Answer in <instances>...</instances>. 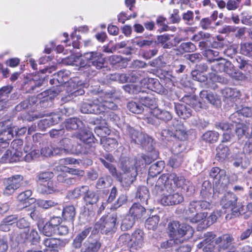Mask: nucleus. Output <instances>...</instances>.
Here are the masks:
<instances>
[{
	"instance_id": "3",
	"label": "nucleus",
	"mask_w": 252,
	"mask_h": 252,
	"mask_svg": "<svg viewBox=\"0 0 252 252\" xmlns=\"http://www.w3.org/2000/svg\"><path fill=\"white\" fill-rule=\"evenodd\" d=\"M171 238L180 240L181 244L185 240L192 237L194 230L191 226L186 224H180L177 221H173L168 225Z\"/></svg>"
},
{
	"instance_id": "18",
	"label": "nucleus",
	"mask_w": 252,
	"mask_h": 252,
	"mask_svg": "<svg viewBox=\"0 0 252 252\" xmlns=\"http://www.w3.org/2000/svg\"><path fill=\"white\" fill-rule=\"evenodd\" d=\"M65 127L68 130L82 129L84 127L83 122L76 117L67 119L64 123Z\"/></svg>"
},
{
	"instance_id": "36",
	"label": "nucleus",
	"mask_w": 252,
	"mask_h": 252,
	"mask_svg": "<svg viewBox=\"0 0 252 252\" xmlns=\"http://www.w3.org/2000/svg\"><path fill=\"white\" fill-rule=\"evenodd\" d=\"M231 106L237 111L239 115L241 114L246 117H250L252 116V108L251 107L238 105L236 103H232Z\"/></svg>"
},
{
	"instance_id": "33",
	"label": "nucleus",
	"mask_w": 252,
	"mask_h": 252,
	"mask_svg": "<svg viewBox=\"0 0 252 252\" xmlns=\"http://www.w3.org/2000/svg\"><path fill=\"white\" fill-rule=\"evenodd\" d=\"M112 179L110 176L105 175L100 177L97 180L95 188L97 189H103L111 186Z\"/></svg>"
},
{
	"instance_id": "7",
	"label": "nucleus",
	"mask_w": 252,
	"mask_h": 252,
	"mask_svg": "<svg viewBox=\"0 0 252 252\" xmlns=\"http://www.w3.org/2000/svg\"><path fill=\"white\" fill-rule=\"evenodd\" d=\"M171 127L175 130L174 137L180 140H185L188 138V134L187 129L179 120L176 119L172 120ZM161 134L162 136L168 137L169 136H172L173 133L169 130L164 129L161 131Z\"/></svg>"
},
{
	"instance_id": "39",
	"label": "nucleus",
	"mask_w": 252,
	"mask_h": 252,
	"mask_svg": "<svg viewBox=\"0 0 252 252\" xmlns=\"http://www.w3.org/2000/svg\"><path fill=\"white\" fill-rule=\"evenodd\" d=\"M102 144L105 150L112 151L117 147L118 142L116 139L108 137L103 140Z\"/></svg>"
},
{
	"instance_id": "46",
	"label": "nucleus",
	"mask_w": 252,
	"mask_h": 252,
	"mask_svg": "<svg viewBox=\"0 0 252 252\" xmlns=\"http://www.w3.org/2000/svg\"><path fill=\"white\" fill-rule=\"evenodd\" d=\"M13 130L12 128H8L0 132V141L6 142L13 137Z\"/></svg>"
},
{
	"instance_id": "50",
	"label": "nucleus",
	"mask_w": 252,
	"mask_h": 252,
	"mask_svg": "<svg viewBox=\"0 0 252 252\" xmlns=\"http://www.w3.org/2000/svg\"><path fill=\"white\" fill-rule=\"evenodd\" d=\"M199 213H197L194 218L192 219V221L194 222H199L201 221L197 226L198 231H203L204 229V212L203 211H200Z\"/></svg>"
},
{
	"instance_id": "47",
	"label": "nucleus",
	"mask_w": 252,
	"mask_h": 252,
	"mask_svg": "<svg viewBox=\"0 0 252 252\" xmlns=\"http://www.w3.org/2000/svg\"><path fill=\"white\" fill-rule=\"evenodd\" d=\"M183 157L181 155H175L171 157L168 162V165L172 168H178L182 164Z\"/></svg>"
},
{
	"instance_id": "49",
	"label": "nucleus",
	"mask_w": 252,
	"mask_h": 252,
	"mask_svg": "<svg viewBox=\"0 0 252 252\" xmlns=\"http://www.w3.org/2000/svg\"><path fill=\"white\" fill-rule=\"evenodd\" d=\"M156 25L160 28V32L166 31L168 30V26L167 24V19L162 15L157 16L156 19Z\"/></svg>"
},
{
	"instance_id": "4",
	"label": "nucleus",
	"mask_w": 252,
	"mask_h": 252,
	"mask_svg": "<svg viewBox=\"0 0 252 252\" xmlns=\"http://www.w3.org/2000/svg\"><path fill=\"white\" fill-rule=\"evenodd\" d=\"M237 196L232 192H227L224 195L220 201V204L224 209H230L225 216L227 220L239 216L241 207L237 205Z\"/></svg>"
},
{
	"instance_id": "25",
	"label": "nucleus",
	"mask_w": 252,
	"mask_h": 252,
	"mask_svg": "<svg viewBox=\"0 0 252 252\" xmlns=\"http://www.w3.org/2000/svg\"><path fill=\"white\" fill-rule=\"evenodd\" d=\"M151 113L157 119L165 122L169 121L172 118V116L169 112L158 108L153 109Z\"/></svg>"
},
{
	"instance_id": "12",
	"label": "nucleus",
	"mask_w": 252,
	"mask_h": 252,
	"mask_svg": "<svg viewBox=\"0 0 252 252\" xmlns=\"http://www.w3.org/2000/svg\"><path fill=\"white\" fill-rule=\"evenodd\" d=\"M144 233L140 229L136 230L131 236L129 247L133 250H138L143 246Z\"/></svg>"
},
{
	"instance_id": "31",
	"label": "nucleus",
	"mask_w": 252,
	"mask_h": 252,
	"mask_svg": "<svg viewBox=\"0 0 252 252\" xmlns=\"http://www.w3.org/2000/svg\"><path fill=\"white\" fill-rule=\"evenodd\" d=\"M75 215V209L72 205L65 207L62 212V216L63 219L71 222L74 221Z\"/></svg>"
},
{
	"instance_id": "6",
	"label": "nucleus",
	"mask_w": 252,
	"mask_h": 252,
	"mask_svg": "<svg viewBox=\"0 0 252 252\" xmlns=\"http://www.w3.org/2000/svg\"><path fill=\"white\" fill-rule=\"evenodd\" d=\"M126 132L131 139V142L140 145L144 148L152 146V139L146 134L135 130L129 126H127Z\"/></svg>"
},
{
	"instance_id": "48",
	"label": "nucleus",
	"mask_w": 252,
	"mask_h": 252,
	"mask_svg": "<svg viewBox=\"0 0 252 252\" xmlns=\"http://www.w3.org/2000/svg\"><path fill=\"white\" fill-rule=\"evenodd\" d=\"M54 174L52 172H45L39 174L37 176V181L38 184L44 183L51 181L50 180L53 177Z\"/></svg>"
},
{
	"instance_id": "55",
	"label": "nucleus",
	"mask_w": 252,
	"mask_h": 252,
	"mask_svg": "<svg viewBox=\"0 0 252 252\" xmlns=\"http://www.w3.org/2000/svg\"><path fill=\"white\" fill-rule=\"evenodd\" d=\"M88 190L87 186H82L74 189L71 192L70 195L71 197L77 198L80 197L82 194H85L86 190Z\"/></svg>"
},
{
	"instance_id": "52",
	"label": "nucleus",
	"mask_w": 252,
	"mask_h": 252,
	"mask_svg": "<svg viewBox=\"0 0 252 252\" xmlns=\"http://www.w3.org/2000/svg\"><path fill=\"white\" fill-rule=\"evenodd\" d=\"M226 172L224 170L220 169L218 167H213L209 172V176L212 178L219 179L225 175Z\"/></svg>"
},
{
	"instance_id": "32",
	"label": "nucleus",
	"mask_w": 252,
	"mask_h": 252,
	"mask_svg": "<svg viewBox=\"0 0 252 252\" xmlns=\"http://www.w3.org/2000/svg\"><path fill=\"white\" fill-rule=\"evenodd\" d=\"M205 203L203 201H192L191 202L186 211V214L190 215L196 212L203 211Z\"/></svg>"
},
{
	"instance_id": "24",
	"label": "nucleus",
	"mask_w": 252,
	"mask_h": 252,
	"mask_svg": "<svg viewBox=\"0 0 252 252\" xmlns=\"http://www.w3.org/2000/svg\"><path fill=\"white\" fill-rule=\"evenodd\" d=\"M174 108L177 114L181 118L186 119L191 115V110L184 104L175 103Z\"/></svg>"
},
{
	"instance_id": "1",
	"label": "nucleus",
	"mask_w": 252,
	"mask_h": 252,
	"mask_svg": "<svg viewBox=\"0 0 252 252\" xmlns=\"http://www.w3.org/2000/svg\"><path fill=\"white\" fill-rule=\"evenodd\" d=\"M186 180L182 176H178L175 173L164 174L161 175L152 189L155 194L163 191L160 199L161 204L164 206L174 205L183 201L182 194L176 191L177 188H183L186 185Z\"/></svg>"
},
{
	"instance_id": "59",
	"label": "nucleus",
	"mask_w": 252,
	"mask_h": 252,
	"mask_svg": "<svg viewBox=\"0 0 252 252\" xmlns=\"http://www.w3.org/2000/svg\"><path fill=\"white\" fill-rule=\"evenodd\" d=\"M235 60L238 64V67L241 69H248L250 65L251 61L245 60L243 57L237 56Z\"/></svg>"
},
{
	"instance_id": "19",
	"label": "nucleus",
	"mask_w": 252,
	"mask_h": 252,
	"mask_svg": "<svg viewBox=\"0 0 252 252\" xmlns=\"http://www.w3.org/2000/svg\"><path fill=\"white\" fill-rule=\"evenodd\" d=\"M61 118V114L59 113H52L48 119H43L38 124L39 126H43V128H46L50 125L58 123Z\"/></svg>"
},
{
	"instance_id": "21",
	"label": "nucleus",
	"mask_w": 252,
	"mask_h": 252,
	"mask_svg": "<svg viewBox=\"0 0 252 252\" xmlns=\"http://www.w3.org/2000/svg\"><path fill=\"white\" fill-rule=\"evenodd\" d=\"M183 102L192 107L196 111H199L202 108V103L197 100L194 95H185L182 97Z\"/></svg>"
},
{
	"instance_id": "42",
	"label": "nucleus",
	"mask_w": 252,
	"mask_h": 252,
	"mask_svg": "<svg viewBox=\"0 0 252 252\" xmlns=\"http://www.w3.org/2000/svg\"><path fill=\"white\" fill-rule=\"evenodd\" d=\"M133 43L140 48L155 47L158 45V43L156 41L150 39L135 40Z\"/></svg>"
},
{
	"instance_id": "20",
	"label": "nucleus",
	"mask_w": 252,
	"mask_h": 252,
	"mask_svg": "<svg viewBox=\"0 0 252 252\" xmlns=\"http://www.w3.org/2000/svg\"><path fill=\"white\" fill-rule=\"evenodd\" d=\"M183 102L192 107L196 111H199L202 108V103L197 100L194 95H185L182 97Z\"/></svg>"
},
{
	"instance_id": "17",
	"label": "nucleus",
	"mask_w": 252,
	"mask_h": 252,
	"mask_svg": "<svg viewBox=\"0 0 252 252\" xmlns=\"http://www.w3.org/2000/svg\"><path fill=\"white\" fill-rule=\"evenodd\" d=\"M98 194L94 191L89 190L88 186V190H86L83 197V200L87 206L95 204L99 200Z\"/></svg>"
},
{
	"instance_id": "63",
	"label": "nucleus",
	"mask_w": 252,
	"mask_h": 252,
	"mask_svg": "<svg viewBox=\"0 0 252 252\" xmlns=\"http://www.w3.org/2000/svg\"><path fill=\"white\" fill-rule=\"evenodd\" d=\"M219 133L214 131H209L206 132V141L209 143L216 142L219 138Z\"/></svg>"
},
{
	"instance_id": "11",
	"label": "nucleus",
	"mask_w": 252,
	"mask_h": 252,
	"mask_svg": "<svg viewBox=\"0 0 252 252\" xmlns=\"http://www.w3.org/2000/svg\"><path fill=\"white\" fill-rule=\"evenodd\" d=\"M112 95V94L108 93L103 96L102 94L99 96V108L100 114L104 112H108L110 110H116L118 108L117 105L112 101H108L107 98H110Z\"/></svg>"
},
{
	"instance_id": "35",
	"label": "nucleus",
	"mask_w": 252,
	"mask_h": 252,
	"mask_svg": "<svg viewBox=\"0 0 252 252\" xmlns=\"http://www.w3.org/2000/svg\"><path fill=\"white\" fill-rule=\"evenodd\" d=\"M135 220L134 217L129 214L126 215L122 220L121 226V229L123 231H126L130 229L133 226Z\"/></svg>"
},
{
	"instance_id": "56",
	"label": "nucleus",
	"mask_w": 252,
	"mask_h": 252,
	"mask_svg": "<svg viewBox=\"0 0 252 252\" xmlns=\"http://www.w3.org/2000/svg\"><path fill=\"white\" fill-rule=\"evenodd\" d=\"M152 162L151 159L148 157L144 155H142L136 157L135 162V167L140 166L141 165L148 164Z\"/></svg>"
},
{
	"instance_id": "54",
	"label": "nucleus",
	"mask_w": 252,
	"mask_h": 252,
	"mask_svg": "<svg viewBox=\"0 0 252 252\" xmlns=\"http://www.w3.org/2000/svg\"><path fill=\"white\" fill-rule=\"evenodd\" d=\"M240 52L245 56L252 55V43L246 42L241 44Z\"/></svg>"
},
{
	"instance_id": "13",
	"label": "nucleus",
	"mask_w": 252,
	"mask_h": 252,
	"mask_svg": "<svg viewBox=\"0 0 252 252\" xmlns=\"http://www.w3.org/2000/svg\"><path fill=\"white\" fill-rule=\"evenodd\" d=\"M99 160L108 169L112 176H114L117 175V169L112 164V163L115 161V159L111 154H106L103 155L102 158H99Z\"/></svg>"
},
{
	"instance_id": "45",
	"label": "nucleus",
	"mask_w": 252,
	"mask_h": 252,
	"mask_svg": "<svg viewBox=\"0 0 252 252\" xmlns=\"http://www.w3.org/2000/svg\"><path fill=\"white\" fill-rule=\"evenodd\" d=\"M59 146L62 147L65 154L70 152L73 147L72 141L69 138H65L59 142Z\"/></svg>"
},
{
	"instance_id": "41",
	"label": "nucleus",
	"mask_w": 252,
	"mask_h": 252,
	"mask_svg": "<svg viewBox=\"0 0 252 252\" xmlns=\"http://www.w3.org/2000/svg\"><path fill=\"white\" fill-rule=\"evenodd\" d=\"M159 220V217L157 215L149 218L145 222L146 228L149 230H155Z\"/></svg>"
},
{
	"instance_id": "2",
	"label": "nucleus",
	"mask_w": 252,
	"mask_h": 252,
	"mask_svg": "<svg viewBox=\"0 0 252 252\" xmlns=\"http://www.w3.org/2000/svg\"><path fill=\"white\" fill-rule=\"evenodd\" d=\"M133 164V162L126 158L123 159L121 163V169L123 173L119 180L122 187L126 190L128 189L137 175L136 168Z\"/></svg>"
},
{
	"instance_id": "5",
	"label": "nucleus",
	"mask_w": 252,
	"mask_h": 252,
	"mask_svg": "<svg viewBox=\"0 0 252 252\" xmlns=\"http://www.w3.org/2000/svg\"><path fill=\"white\" fill-rule=\"evenodd\" d=\"M117 220L118 215L116 213L102 217L96 222L94 228L102 234L115 232L118 225Z\"/></svg>"
},
{
	"instance_id": "22",
	"label": "nucleus",
	"mask_w": 252,
	"mask_h": 252,
	"mask_svg": "<svg viewBox=\"0 0 252 252\" xmlns=\"http://www.w3.org/2000/svg\"><path fill=\"white\" fill-rule=\"evenodd\" d=\"M216 235L212 232H208L206 233V252H213L215 250L216 242Z\"/></svg>"
},
{
	"instance_id": "26",
	"label": "nucleus",
	"mask_w": 252,
	"mask_h": 252,
	"mask_svg": "<svg viewBox=\"0 0 252 252\" xmlns=\"http://www.w3.org/2000/svg\"><path fill=\"white\" fill-rule=\"evenodd\" d=\"M164 161L162 160H159L152 164L149 169V176L156 177L162 171L164 168Z\"/></svg>"
},
{
	"instance_id": "9",
	"label": "nucleus",
	"mask_w": 252,
	"mask_h": 252,
	"mask_svg": "<svg viewBox=\"0 0 252 252\" xmlns=\"http://www.w3.org/2000/svg\"><path fill=\"white\" fill-rule=\"evenodd\" d=\"M23 177L17 175L8 178L5 181V188L3 193L9 195L23 184Z\"/></svg>"
},
{
	"instance_id": "53",
	"label": "nucleus",
	"mask_w": 252,
	"mask_h": 252,
	"mask_svg": "<svg viewBox=\"0 0 252 252\" xmlns=\"http://www.w3.org/2000/svg\"><path fill=\"white\" fill-rule=\"evenodd\" d=\"M42 232L45 236L50 237L56 234L57 228L47 222L43 226Z\"/></svg>"
},
{
	"instance_id": "28",
	"label": "nucleus",
	"mask_w": 252,
	"mask_h": 252,
	"mask_svg": "<svg viewBox=\"0 0 252 252\" xmlns=\"http://www.w3.org/2000/svg\"><path fill=\"white\" fill-rule=\"evenodd\" d=\"M101 244L97 241L85 242L81 247L80 252H97L100 249Z\"/></svg>"
},
{
	"instance_id": "34",
	"label": "nucleus",
	"mask_w": 252,
	"mask_h": 252,
	"mask_svg": "<svg viewBox=\"0 0 252 252\" xmlns=\"http://www.w3.org/2000/svg\"><path fill=\"white\" fill-rule=\"evenodd\" d=\"M140 101L142 105H144L145 107L150 108L149 112L153 109L156 108V102L155 99L151 97L149 95L147 96H141L140 95L139 98Z\"/></svg>"
},
{
	"instance_id": "43",
	"label": "nucleus",
	"mask_w": 252,
	"mask_h": 252,
	"mask_svg": "<svg viewBox=\"0 0 252 252\" xmlns=\"http://www.w3.org/2000/svg\"><path fill=\"white\" fill-rule=\"evenodd\" d=\"M127 107L132 113L138 114H141L144 110L142 104L134 101L129 102L127 104Z\"/></svg>"
},
{
	"instance_id": "29",
	"label": "nucleus",
	"mask_w": 252,
	"mask_h": 252,
	"mask_svg": "<svg viewBox=\"0 0 252 252\" xmlns=\"http://www.w3.org/2000/svg\"><path fill=\"white\" fill-rule=\"evenodd\" d=\"M37 191L42 194H51L55 191L56 188L52 181H49L46 184L39 183L37 186Z\"/></svg>"
},
{
	"instance_id": "23",
	"label": "nucleus",
	"mask_w": 252,
	"mask_h": 252,
	"mask_svg": "<svg viewBox=\"0 0 252 252\" xmlns=\"http://www.w3.org/2000/svg\"><path fill=\"white\" fill-rule=\"evenodd\" d=\"M145 208L139 203H134L129 209V214L134 217V219H141L146 214Z\"/></svg>"
},
{
	"instance_id": "60",
	"label": "nucleus",
	"mask_w": 252,
	"mask_h": 252,
	"mask_svg": "<svg viewBox=\"0 0 252 252\" xmlns=\"http://www.w3.org/2000/svg\"><path fill=\"white\" fill-rule=\"evenodd\" d=\"M40 237L37 231L32 229L29 236V239L33 245H36L39 243Z\"/></svg>"
},
{
	"instance_id": "58",
	"label": "nucleus",
	"mask_w": 252,
	"mask_h": 252,
	"mask_svg": "<svg viewBox=\"0 0 252 252\" xmlns=\"http://www.w3.org/2000/svg\"><path fill=\"white\" fill-rule=\"evenodd\" d=\"M37 204L39 207L47 209L49 208L55 206L58 204V203L52 200H46L41 199L37 201Z\"/></svg>"
},
{
	"instance_id": "51",
	"label": "nucleus",
	"mask_w": 252,
	"mask_h": 252,
	"mask_svg": "<svg viewBox=\"0 0 252 252\" xmlns=\"http://www.w3.org/2000/svg\"><path fill=\"white\" fill-rule=\"evenodd\" d=\"M12 90V87L10 86H4L0 89V102H5L9 94Z\"/></svg>"
},
{
	"instance_id": "44",
	"label": "nucleus",
	"mask_w": 252,
	"mask_h": 252,
	"mask_svg": "<svg viewBox=\"0 0 252 252\" xmlns=\"http://www.w3.org/2000/svg\"><path fill=\"white\" fill-rule=\"evenodd\" d=\"M131 236L128 234H123L121 235L117 241L116 245L118 247L123 246L129 247L130 243Z\"/></svg>"
},
{
	"instance_id": "38",
	"label": "nucleus",
	"mask_w": 252,
	"mask_h": 252,
	"mask_svg": "<svg viewBox=\"0 0 252 252\" xmlns=\"http://www.w3.org/2000/svg\"><path fill=\"white\" fill-rule=\"evenodd\" d=\"M149 197V192L147 187L141 186L138 188L136 197L139 198L142 202H146Z\"/></svg>"
},
{
	"instance_id": "10",
	"label": "nucleus",
	"mask_w": 252,
	"mask_h": 252,
	"mask_svg": "<svg viewBox=\"0 0 252 252\" xmlns=\"http://www.w3.org/2000/svg\"><path fill=\"white\" fill-rule=\"evenodd\" d=\"M99 97L90 100L88 102H83L80 105V111L84 114H99Z\"/></svg>"
},
{
	"instance_id": "16",
	"label": "nucleus",
	"mask_w": 252,
	"mask_h": 252,
	"mask_svg": "<svg viewBox=\"0 0 252 252\" xmlns=\"http://www.w3.org/2000/svg\"><path fill=\"white\" fill-rule=\"evenodd\" d=\"M92 230V227H88L78 233L73 240L72 246L75 249L82 247V242L89 235Z\"/></svg>"
},
{
	"instance_id": "37",
	"label": "nucleus",
	"mask_w": 252,
	"mask_h": 252,
	"mask_svg": "<svg viewBox=\"0 0 252 252\" xmlns=\"http://www.w3.org/2000/svg\"><path fill=\"white\" fill-rule=\"evenodd\" d=\"M248 126L245 124H238L236 125L235 129V133L238 140L243 138L244 137H247Z\"/></svg>"
},
{
	"instance_id": "14",
	"label": "nucleus",
	"mask_w": 252,
	"mask_h": 252,
	"mask_svg": "<svg viewBox=\"0 0 252 252\" xmlns=\"http://www.w3.org/2000/svg\"><path fill=\"white\" fill-rule=\"evenodd\" d=\"M234 239L229 234H225L216 239L217 244L220 251L225 250L229 248Z\"/></svg>"
},
{
	"instance_id": "64",
	"label": "nucleus",
	"mask_w": 252,
	"mask_h": 252,
	"mask_svg": "<svg viewBox=\"0 0 252 252\" xmlns=\"http://www.w3.org/2000/svg\"><path fill=\"white\" fill-rule=\"evenodd\" d=\"M180 49L185 52H190L195 49V46L190 42H184L180 45Z\"/></svg>"
},
{
	"instance_id": "40",
	"label": "nucleus",
	"mask_w": 252,
	"mask_h": 252,
	"mask_svg": "<svg viewBox=\"0 0 252 252\" xmlns=\"http://www.w3.org/2000/svg\"><path fill=\"white\" fill-rule=\"evenodd\" d=\"M21 153L14 152L12 157V152L10 150H6L1 158L3 162H12L16 160V158L21 156Z\"/></svg>"
},
{
	"instance_id": "57",
	"label": "nucleus",
	"mask_w": 252,
	"mask_h": 252,
	"mask_svg": "<svg viewBox=\"0 0 252 252\" xmlns=\"http://www.w3.org/2000/svg\"><path fill=\"white\" fill-rule=\"evenodd\" d=\"M180 244V240L177 239H173L171 238V239L162 243L160 245V247L162 249H168L170 248H175L177 246Z\"/></svg>"
},
{
	"instance_id": "30",
	"label": "nucleus",
	"mask_w": 252,
	"mask_h": 252,
	"mask_svg": "<svg viewBox=\"0 0 252 252\" xmlns=\"http://www.w3.org/2000/svg\"><path fill=\"white\" fill-rule=\"evenodd\" d=\"M223 94L227 103L233 102L237 100V97L240 96V92L236 89L228 88L224 90Z\"/></svg>"
},
{
	"instance_id": "8",
	"label": "nucleus",
	"mask_w": 252,
	"mask_h": 252,
	"mask_svg": "<svg viewBox=\"0 0 252 252\" xmlns=\"http://www.w3.org/2000/svg\"><path fill=\"white\" fill-rule=\"evenodd\" d=\"M83 56L88 61L89 66H93L97 69L104 67L105 62V59L100 53L90 52L84 54Z\"/></svg>"
},
{
	"instance_id": "15",
	"label": "nucleus",
	"mask_w": 252,
	"mask_h": 252,
	"mask_svg": "<svg viewBox=\"0 0 252 252\" xmlns=\"http://www.w3.org/2000/svg\"><path fill=\"white\" fill-rule=\"evenodd\" d=\"M74 135L83 142L85 144L88 145L89 147H92L96 141L93 133L90 131H82L80 133H76Z\"/></svg>"
},
{
	"instance_id": "61",
	"label": "nucleus",
	"mask_w": 252,
	"mask_h": 252,
	"mask_svg": "<svg viewBox=\"0 0 252 252\" xmlns=\"http://www.w3.org/2000/svg\"><path fill=\"white\" fill-rule=\"evenodd\" d=\"M25 233H18L17 232H12L10 234V239L12 242L20 243L24 240V236H26Z\"/></svg>"
},
{
	"instance_id": "62",
	"label": "nucleus",
	"mask_w": 252,
	"mask_h": 252,
	"mask_svg": "<svg viewBox=\"0 0 252 252\" xmlns=\"http://www.w3.org/2000/svg\"><path fill=\"white\" fill-rule=\"evenodd\" d=\"M192 75L194 80H195L200 83H203L205 81V72L198 69L193 71Z\"/></svg>"
},
{
	"instance_id": "27",
	"label": "nucleus",
	"mask_w": 252,
	"mask_h": 252,
	"mask_svg": "<svg viewBox=\"0 0 252 252\" xmlns=\"http://www.w3.org/2000/svg\"><path fill=\"white\" fill-rule=\"evenodd\" d=\"M216 158L220 161H224L229 155V150L227 146L223 144H220L216 149Z\"/></svg>"
}]
</instances>
